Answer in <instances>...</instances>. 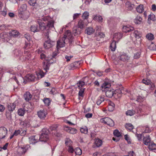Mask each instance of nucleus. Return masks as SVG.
I'll return each mask as SVG.
<instances>
[{
    "mask_svg": "<svg viewBox=\"0 0 156 156\" xmlns=\"http://www.w3.org/2000/svg\"><path fill=\"white\" fill-rule=\"evenodd\" d=\"M73 33L74 36H76L80 33V30L77 28L76 27H75L73 28Z\"/></svg>",
    "mask_w": 156,
    "mask_h": 156,
    "instance_id": "39",
    "label": "nucleus"
},
{
    "mask_svg": "<svg viewBox=\"0 0 156 156\" xmlns=\"http://www.w3.org/2000/svg\"><path fill=\"white\" fill-rule=\"evenodd\" d=\"M132 35L135 37L136 39L139 40L137 44H140L141 43V40L140 37L142 36L141 32L137 30H135L132 34Z\"/></svg>",
    "mask_w": 156,
    "mask_h": 156,
    "instance_id": "8",
    "label": "nucleus"
},
{
    "mask_svg": "<svg viewBox=\"0 0 156 156\" xmlns=\"http://www.w3.org/2000/svg\"><path fill=\"white\" fill-rule=\"evenodd\" d=\"M129 58L130 57L126 53L120 52L117 58L114 60V62L117 65L119 63L120 60L124 62H128Z\"/></svg>",
    "mask_w": 156,
    "mask_h": 156,
    "instance_id": "4",
    "label": "nucleus"
},
{
    "mask_svg": "<svg viewBox=\"0 0 156 156\" xmlns=\"http://www.w3.org/2000/svg\"><path fill=\"white\" fill-rule=\"evenodd\" d=\"M136 136L137 137L138 140L140 141L141 140V139L143 136L144 137V133H142V134H136Z\"/></svg>",
    "mask_w": 156,
    "mask_h": 156,
    "instance_id": "59",
    "label": "nucleus"
},
{
    "mask_svg": "<svg viewBox=\"0 0 156 156\" xmlns=\"http://www.w3.org/2000/svg\"><path fill=\"white\" fill-rule=\"evenodd\" d=\"M49 136L46 133H42L40 136L39 140L41 141L46 142L48 139Z\"/></svg>",
    "mask_w": 156,
    "mask_h": 156,
    "instance_id": "20",
    "label": "nucleus"
},
{
    "mask_svg": "<svg viewBox=\"0 0 156 156\" xmlns=\"http://www.w3.org/2000/svg\"><path fill=\"white\" fill-rule=\"evenodd\" d=\"M145 110L140 107L136 108L135 110L130 109L128 110L126 112V114L127 116H132L136 114L137 116H141L144 115H147V113H145Z\"/></svg>",
    "mask_w": 156,
    "mask_h": 156,
    "instance_id": "3",
    "label": "nucleus"
},
{
    "mask_svg": "<svg viewBox=\"0 0 156 156\" xmlns=\"http://www.w3.org/2000/svg\"><path fill=\"white\" fill-rule=\"evenodd\" d=\"M122 34L120 32H118L114 33L113 37V41H118L122 37Z\"/></svg>",
    "mask_w": 156,
    "mask_h": 156,
    "instance_id": "18",
    "label": "nucleus"
},
{
    "mask_svg": "<svg viewBox=\"0 0 156 156\" xmlns=\"http://www.w3.org/2000/svg\"><path fill=\"white\" fill-rule=\"evenodd\" d=\"M142 82L143 83L147 85H149L151 83L150 81L148 80H145L143 79L142 81Z\"/></svg>",
    "mask_w": 156,
    "mask_h": 156,
    "instance_id": "63",
    "label": "nucleus"
},
{
    "mask_svg": "<svg viewBox=\"0 0 156 156\" xmlns=\"http://www.w3.org/2000/svg\"><path fill=\"white\" fill-rule=\"evenodd\" d=\"M87 24L85 20L80 19L78 21L77 26L78 28L83 29L87 25Z\"/></svg>",
    "mask_w": 156,
    "mask_h": 156,
    "instance_id": "12",
    "label": "nucleus"
},
{
    "mask_svg": "<svg viewBox=\"0 0 156 156\" xmlns=\"http://www.w3.org/2000/svg\"><path fill=\"white\" fill-rule=\"evenodd\" d=\"M104 100V96H101L97 98L96 103L98 105H100L102 102H103Z\"/></svg>",
    "mask_w": 156,
    "mask_h": 156,
    "instance_id": "30",
    "label": "nucleus"
},
{
    "mask_svg": "<svg viewBox=\"0 0 156 156\" xmlns=\"http://www.w3.org/2000/svg\"><path fill=\"white\" fill-rule=\"evenodd\" d=\"M148 148L151 151L156 150V144L153 142H151L148 145Z\"/></svg>",
    "mask_w": 156,
    "mask_h": 156,
    "instance_id": "37",
    "label": "nucleus"
},
{
    "mask_svg": "<svg viewBox=\"0 0 156 156\" xmlns=\"http://www.w3.org/2000/svg\"><path fill=\"white\" fill-rule=\"evenodd\" d=\"M100 121L102 123L107 124L110 126H114L113 121L108 117L102 118L100 119Z\"/></svg>",
    "mask_w": 156,
    "mask_h": 156,
    "instance_id": "6",
    "label": "nucleus"
},
{
    "mask_svg": "<svg viewBox=\"0 0 156 156\" xmlns=\"http://www.w3.org/2000/svg\"><path fill=\"white\" fill-rule=\"evenodd\" d=\"M48 34H46V36H47L48 40L46 41L44 43V48L46 49H48L52 46L55 44V42L52 41H51L49 39H48L49 36Z\"/></svg>",
    "mask_w": 156,
    "mask_h": 156,
    "instance_id": "7",
    "label": "nucleus"
},
{
    "mask_svg": "<svg viewBox=\"0 0 156 156\" xmlns=\"http://www.w3.org/2000/svg\"><path fill=\"white\" fill-rule=\"evenodd\" d=\"M126 6L129 10H131L133 9V5L132 4L129 2H127L126 3Z\"/></svg>",
    "mask_w": 156,
    "mask_h": 156,
    "instance_id": "45",
    "label": "nucleus"
},
{
    "mask_svg": "<svg viewBox=\"0 0 156 156\" xmlns=\"http://www.w3.org/2000/svg\"><path fill=\"white\" fill-rule=\"evenodd\" d=\"M144 128L145 129V130L144 132H142L143 133H149L151 131V129H150L147 126L145 127Z\"/></svg>",
    "mask_w": 156,
    "mask_h": 156,
    "instance_id": "62",
    "label": "nucleus"
},
{
    "mask_svg": "<svg viewBox=\"0 0 156 156\" xmlns=\"http://www.w3.org/2000/svg\"><path fill=\"white\" fill-rule=\"evenodd\" d=\"M114 107L115 104L114 103L111 101L109 102L108 106V109L109 111L110 112L112 111L114 109Z\"/></svg>",
    "mask_w": 156,
    "mask_h": 156,
    "instance_id": "33",
    "label": "nucleus"
},
{
    "mask_svg": "<svg viewBox=\"0 0 156 156\" xmlns=\"http://www.w3.org/2000/svg\"><path fill=\"white\" fill-rule=\"evenodd\" d=\"M7 132V129L4 127H0V139L4 138Z\"/></svg>",
    "mask_w": 156,
    "mask_h": 156,
    "instance_id": "15",
    "label": "nucleus"
},
{
    "mask_svg": "<svg viewBox=\"0 0 156 156\" xmlns=\"http://www.w3.org/2000/svg\"><path fill=\"white\" fill-rule=\"evenodd\" d=\"M27 6L26 4L22 5L18 9L19 14L22 13L26 11H27L26 10Z\"/></svg>",
    "mask_w": 156,
    "mask_h": 156,
    "instance_id": "22",
    "label": "nucleus"
},
{
    "mask_svg": "<svg viewBox=\"0 0 156 156\" xmlns=\"http://www.w3.org/2000/svg\"><path fill=\"white\" fill-rule=\"evenodd\" d=\"M123 90L122 88H120L114 90V97L115 98L121 97L123 93Z\"/></svg>",
    "mask_w": 156,
    "mask_h": 156,
    "instance_id": "14",
    "label": "nucleus"
},
{
    "mask_svg": "<svg viewBox=\"0 0 156 156\" xmlns=\"http://www.w3.org/2000/svg\"><path fill=\"white\" fill-rule=\"evenodd\" d=\"M35 77L34 75L31 74H28L25 77V79L23 77H20L19 78L23 80V82L25 84L26 82L25 81V80H26L28 81H34L35 79Z\"/></svg>",
    "mask_w": 156,
    "mask_h": 156,
    "instance_id": "10",
    "label": "nucleus"
},
{
    "mask_svg": "<svg viewBox=\"0 0 156 156\" xmlns=\"http://www.w3.org/2000/svg\"><path fill=\"white\" fill-rule=\"evenodd\" d=\"M28 145H27L18 147L17 148L18 153L20 154H24L28 149Z\"/></svg>",
    "mask_w": 156,
    "mask_h": 156,
    "instance_id": "13",
    "label": "nucleus"
},
{
    "mask_svg": "<svg viewBox=\"0 0 156 156\" xmlns=\"http://www.w3.org/2000/svg\"><path fill=\"white\" fill-rule=\"evenodd\" d=\"M16 108V104L14 103H11L8 106V108L9 112H12Z\"/></svg>",
    "mask_w": 156,
    "mask_h": 156,
    "instance_id": "29",
    "label": "nucleus"
},
{
    "mask_svg": "<svg viewBox=\"0 0 156 156\" xmlns=\"http://www.w3.org/2000/svg\"><path fill=\"white\" fill-rule=\"evenodd\" d=\"M24 54L26 59L29 60L31 56V53L30 52H28V51H24Z\"/></svg>",
    "mask_w": 156,
    "mask_h": 156,
    "instance_id": "41",
    "label": "nucleus"
},
{
    "mask_svg": "<svg viewBox=\"0 0 156 156\" xmlns=\"http://www.w3.org/2000/svg\"><path fill=\"white\" fill-rule=\"evenodd\" d=\"M80 65V63L78 62H76L71 63L69 67V69L70 70H74L78 67Z\"/></svg>",
    "mask_w": 156,
    "mask_h": 156,
    "instance_id": "21",
    "label": "nucleus"
},
{
    "mask_svg": "<svg viewBox=\"0 0 156 156\" xmlns=\"http://www.w3.org/2000/svg\"><path fill=\"white\" fill-rule=\"evenodd\" d=\"M32 41H26L25 43V46H24V48H27V49L30 48L31 47L32 45Z\"/></svg>",
    "mask_w": 156,
    "mask_h": 156,
    "instance_id": "44",
    "label": "nucleus"
},
{
    "mask_svg": "<svg viewBox=\"0 0 156 156\" xmlns=\"http://www.w3.org/2000/svg\"><path fill=\"white\" fill-rule=\"evenodd\" d=\"M75 152L76 154L80 155L82 153V151L79 147L76 148L75 151Z\"/></svg>",
    "mask_w": 156,
    "mask_h": 156,
    "instance_id": "53",
    "label": "nucleus"
},
{
    "mask_svg": "<svg viewBox=\"0 0 156 156\" xmlns=\"http://www.w3.org/2000/svg\"><path fill=\"white\" fill-rule=\"evenodd\" d=\"M23 97L25 100L27 101H28L30 100L32 95L29 92H27L24 94Z\"/></svg>",
    "mask_w": 156,
    "mask_h": 156,
    "instance_id": "25",
    "label": "nucleus"
},
{
    "mask_svg": "<svg viewBox=\"0 0 156 156\" xmlns=\"http://www.w3.org/2000/svg\"><path fill=\"white\" fill-rule=\"evenodd\" d=\"M18 114L20 116H23L25 113V110L23 109H19L18 110Z\"/></svg>",
    "mask_w": 156,
    "mask_h": 156,
    "instance_id": "57",
    "label": "nucleus"
},
{
    "mask_svg": "<svg viewBox=\"0 0 156 156\" xmlns=\"http://www.w3.org/2000/svg\"><path fill=\"white\" fill-rule=\"evenodd\" d=\"M14 54L15 56L17 57H20L23 54L22 51L18 49H16L14 51Z\"/></svg>",
    "mask_w": 156,
    "mask_h": 156,
    "instance_id": "40",
    "label": "nucleus"
},
{
    "mask_svg": "<svg viewBox=\"0 0 156 156\" xmlns=\"http://www.w3.org/2000/svg\"><path fill=\"white\" fill-rule=\"evenodd\" d=\"M89 15V13L87 11L84 12L82 14V17L83 20H87Z\"/></svg>",
    "mask_w": 156,
    "mask_h": 156,
    "instance_id": "43",
    "label": "nucleus"
},
{
    "mask_svg": "<svg viewBox=\"0 0 156 156\" xmlns=\"http://www.w3.org/2000/svg\"><path fill=\"white\" fill-rule=\"evenodd\" d=\"M63 37H65L66 38H67L69 40H71L73 37L70 31L69 30H67L65 32V34Z\"/></svg>",
    "mask_w": 156,
    "mask_h": 156,
    "instance_id": "27",
    "label": "nucleus"
},
{
    "mask_svg": "<svg viewBox=\"0 0 156 156\" xmlns=\"http://www.w3.org/2000/svg\"><path fill=\"white\" fill-rule=\"evenodd\" d=\"M28 3L30 5L34 7L37 9H40L43 6V4L41 1L29 0Z\"/></svg>",
    "mask_w": 156,
    "mask_h": 156,
    "instance_id": "5",
    "label": "nucleus"
},
{
    "mask_svg": "<svg viewBox=\"0 0 156 156\" xmlns=\"http://www.w3.org/2000/svg\"><path fill=\"white\" fill-rule=\"evenodd\" d=\"M94 30L92 27H88L85 30V33L88 35H90L94 32Z\"/></svg>",
    "mask_w": 156,
    "mask_h": 156,
    "instance_id": "32",
    "label": "nucleus"
},
{
    "mask_svg": "<svg viewBox=\"0 0 156 156\" xmlns=\"http://www.w3.org/2000/svg\"><path fill=\"white\" fill-rule=\"evenodd\" d=\"M148 21L151 20L154 21L155 20V15L152 13H151L148 16Z\"/></svg>",
    "mask_w": 156,
    "mask_h": 156,
    "instance_id": "48",
    "label": "nucleus"
},
{
    "mask_svg": "<svg viewBox=\"0 0 156 156\" xmlns=\"http://www.w3.org/2000/svg\"><path fill=\"white\" fill-rule=\"evenodd\" d=\"M142 19L140 16H137L134 20V22L136 24H140L142 22Z\"/></svg>",
    "mask_w": 156,
    "mask_h": 156,
    "instance_id": "26",
    "label": "nucleus"
},
{
    "mask_svg": "<svg viewBox=\"0 0 156 156\" xmlns=\"http://www.w3.org/2000/svg\"><path fill=\"white\" fill-rule=\"evenodd\" d=\"M151 138L148 135L144 136L143 139V143L146 145H148L151 143Z\"/></svg>",
    "mask_w": 156,
    "mask_h": 156,
    "instance_id": "16",
    "label": "nucleus"
},
{
    "mask_svg": "<svg viewBox=\"0 0 156 156\" xmlns=\"http://www.w3.org/2000/svg\"><path fill=\"white\" fill-rule=\"evenodd\" d=\"M38 117L41 119H44L46 117L47 113L45 109L41 110L37 112Z\"/></svg>",
    "mask_w": 156,
    "mask_h": 156,
    "instance_id": "11",
    "label": "nucleus"
},
{
    "mask_svg": "<svg viewBox=\"0 0 156 156\" xmlns=\"http://www.w3.org/2000/svg\"><path fill=\"white\" fill-rule=\"evenodd\" d=\"M40 57L41 59L43 60H44L46 61L49 62L50 60V59L49 58H47L45 56V55L43 54V53H41L40 55Z\"/></svg>",
    "mask_w": 156,
    "mask_h": 156,
    "instance_id": "51",
    "label": "nucleus"
},
{
    "mask_svg": "<svg viewBox=\"0 0 156 156\" xmlns=\"http://www.w3.org/2000/svg\"><path fill=\"white\" fill-rule=\"evenodd\" d=\"M30 30L34 33L38 31L39 29L38 28L37 25L36 24L31 26L30 27Z\"/></svg>",
    "mask_w": 156,
    "mask_h": 156,
    "instance_id": "34",
    "label": "nucleus"
},
{
    "mask_svg": "<svg viewBox=\"0 0 156 156\" xmlns=\"http://www.w3.org/2000/svg\"><path fill=\"white\" fill-rule=\"evenodd\" d=\"M126 128L129 131H131L133 128V126L130 123L126 124L125 126Z\"/></svg>",
    "mask_w": 156,
    "mask_h": 156,
    "instance_id": "46",
    "label": "nucleus"
},
{
    "mask_svg": "<svg viewBox=\"0 0 156 156\" xmlns=\"http://www.w3.org/2000/svg\"><path fill=\"white\" fill-rule=\"evenodd\" d=\"M10 36L11 37H16L20 35L19 32L16 30H12L10 32Z\"/></svg>",
    "mask_w": 156,
    "mask_h": 156,
    "instance_id": "24",
    "label": "nucleus"
},
{
    "mask_svg": "<svg viewBox=\"0 0 156 156\" xmlns=\"http://www.w3.org/2000/svg\"><path fill=\"white\" fill-rule=\"evenodd\" d=\"M42 17V18L37 20L41 30H44L47 27L50 28L54 27V21L49 16H44V15Z\"/></svg>",
    "mask_w": 156,
    "mask_h": 156,
    "instance_id": "1",
    "label": "nucleus"
},
{
    "mask_svg": "<svg viewBox=\"0 0 156 156\" xmlns=\"http://www.w3.org/2000/svg\"><path fill=\"white\" fill-rule=\"evenodd\" d=\"M113 134L114 136L118 137H119L121 136L120 133L118 130L117 129H116L114 131Z\"/></svg>",
    "mask_w": 156,
    "mask_h": 156,
    "instance_id": "60",
    "label": "nucleus"
},
{
    "mask_svg": "<svg viewBox=\"0 0 156 156\" xmlns=\"http://www.w3.org/2000/svg\"><path fill=\"white\" fill-rule=\"evenodd\" d=\"M80 131L82 133L87 134L88 132V129L87 127L84 126L80 129Z\"/></svg>",
    "mask_w": 156,
    "mask_h": 156,
    "instance_id": "50",
    "label": "nucleus"
},
{
    "mask_svg": "<svg viewBox=\"0 0 156 156\" xmlns=\"http://www.w3.org/2000/svg\"><path fill=\"white\" fill-rule=\"evenodd\" d=\"M65 144L66 146H71L72 143V141L69 138H66L65 140Z\"/></svg>",
    "mask_w": 156,
    "mask_h": 156,
    "instance_id": "52",
    "label": "nucleus"
},
{
    "mask_svg": "<svg viewBox=\"0 0 156 156\" xmlns=\"http://www.w3.org/2000/svg\"><path fill=\"white\" fill-rule=\"evenodd\" d=\"M65 130L68 132L72 134H76L77 132V130L74 128H72L69 127H66L65 128Z\"/></svg>",
    "mask_w": 156,
    "mask_h": 156,
    "instance_id": "23",
    "label": "nucleus"
},
{
    "mask_svg": "<svg viewBox=\"0 0 156 156\" xmlns=\"http://www.w3.org/2000/svg\"><path fill=\"white\" fill-rule=\"evenodd\" d=\"M122 30L124 32H129L133 30L134 28L129 25H128L124 26L122 28Z\"/></svg>",
    "mask_w": 156,
    "mask_h": 156,
    "instance_id": "19",
    "label": "nucleus"
},
{
    "mask_svg": "<svg viewBox=\"0 0 156 156\" xmlns=\"http://www.w3.org/2000/svg\"><path fill=\"white\" fill-rule=\"evenodd\" d=\"M78 86L80 88L83 87V86L85 84V83L83 81H79V83L77 84Z\"/></svg>",
    "mask_w": 156,
    "mask_h": 156,
    "instance_id": "64",
    "label": "nucleus"
},
{
    "mask_svg": "<svg viewBox=\"0 0 156 156\" xmlns=\"http://www.w3.org/2000/svg\"><path fill=\"white\" fill-rule=\"evenodd\" d=\"M146 37L147 39L149 40H152L154 39V36L153 34L151 33H149L146 35Z\"/></svg>",
    "mask_w": 156,
    "mask_h": 156,
    "instance_id": "49",
    "label": "nucleus"
},
{
    "mask_svg": "<svg viewBox=\"0 0 156 156\" xmlns=\"http://www.w3.org/2000/svg\"><path fill=\"white\" fill-rule=\"evenodd\" d=\"M45 74V73L41 70L36 73L37 77L39 79L43 77L44 76Z\"/></svg>",
    "mask_w": 156,
    "mask_h": 156,
    "instance_id": "42",
    "label": "nucleus"
},
{
    "mask_svg": "<svg viewBox=\"0 0 156 156\" xmlns=\"http://www.w3.org/2000/svg\"><path fill=\"white\" fill-rule=\"evenodd\" d=\"M85 88H81L79 92V96L80 97H83V93L84 91Z\"/></svg>",
    "mask_w": 156,
    "mask_h": 156,
    "instance_id": "58",
    "label": "nucleus"
},
{
    "mask_svg": "<svg viewBox=\"0 0 156 156\" xmlns=\"http://www.w3.org/2000/svg\"><path fill=\"white\" fill-rule=\"evenodd\" d=\"M93 19L99 22H102L103 20L102 17L99 15H94L93 16Z\"/></svg>",
    "mask_w": 156,
    "mask_h": 156,
    "instance_id": "28",
    "label": "nucleus"
},
{
    "mask_svg": "<svg viewBox=\"0 0 156 156\" xmlns=\"http://www.w3.org/2000/svg\"><path fill=\"white\" fill-rule=\"evenodd\" d=\"M149 49L151 50H156V46L153 43H152L149 46Z\"/></svg>",
    "mask_w": 156,
    "mask_h": 156,
    "instance_id": "55",
    "label": "nucleus"
},
{
    "mask_svg": "<svg viewBox=\"0 0 156 156\" xmlns=\"http://www.w3.org/2000/svg\"><path fill=\"white\" fill-rule=\"evenodd\" d=\"M66 39L65 37H63L60 38L57 41V49L63 48L65 46V41Z\"/></svg>",
    "mask_w": 156,
    "mask_h": 156,
    "instance_id": "9",
    "label": "nucleus"
},
{
    "mask_svg": "<svg viewBox=\"0 0 156 156\" xmlns=\"http://www.w3.org/2000/svg\"><path fill=\"white\" fill-rule=\"evenodd\" d=\"M110 87L111 84L110 83L105 82L101 87V89L102 91H105L106 96L109 98H112L113 96H114V90L110 88Z\"/></svg>",
    "mask_w": 156,
    "mask_h": 156,
    "instance_id": "2",
    "label": "nucleus"
},
{
    "mask_svg": "<svg viewBox=\"0 0 156 156\" xmlns=\"http://www.w3.org/2000/svg\"><path fill=\"white\" fill-rule=\"evenodd\" d=\"M30 14V13L28 11H26L19 14V16L24 20L27 19L29 17Z\"/></svg>",
    "mask_w": 156,
    "mask_h": 156,
    "instance_id": "17",
    "label": "nucleus"
},
{
    "mask_svg": "<svg viewBox=\"0 0 156 156\" xmlns=\"http://www.w3.org/2000/svg\"><path fill=\"white\" fill-rule=\"evenodd\" d=\"M145 98L144 96H139L137 97L136 101L138 102H143L145 100Z\"/></svg>",
    "mask_w": 156,
    "mask_h": 156,
    "instance_id": "56",
    "label": "nucleus"
},
{
    "mask_svg": "<svg viewBox=\"0 0 156 156\" xmlns=\"http://www.w3.org/2000/svg\"><path fill=\"white\" fill-rule=\"evenodd\" d=\"M43 101L45 105L47 106H49L50 104V101L49 98H45Z\"/></svg>",
    "mask_w": 156,
    "mask_h": 156,
    "instance_id": "54",
    "label": "nucleus"
},
{
    "mask_svg": "<svg viewBox=\"0 0 156 156\" xmlns=\"http://www.w3.org/2000/svg\"><path fill=\"white\" fill-rule=\"evenodd\" d=\"M8 35L5 32H2L0 34V38L4 40H6Z\"/></svg>",
    "mask_w": 156,
    "mask_h": 156,
    "instance_id": "47",
    "label": "nucleus"
},
{
    "mask_svg": "<svg viewBox=\"0 0 156 156\" xmlns=\"http://www.w3.org/2000/svg\"><path fill=\"white\" fill-rule=\"evenodd\" d=\"M136 10L139 13H142L144 10L143 5H140L138 6L136 8Z\"/></svg>",
    "mask_w": 156,
    "mask_h": 156,
    "instance_id": "38",
    "label": "nucleus"
},
{
    "mask_svg": "<svg viewBox=\"0 0 156 156\" xmlns=\"http://www.w3.org/2000/svg\"><path fill=\"white\" fill-rule=\"evenodd\" d=\"M116 41H113L110 44V48L112 51H114L116 48Z\"/></svg>",
    "mask_w": 156,
    "mask_h": 156,
    "instance_id": "31",
    "label": "nucleus"
},
{
    "mask_svg": "<svg viewBox=\"0 0 156 156\" xmlns=\"http://www.w3.org/2000/svg\"><path fill=\"white\" fill-rule=\"evenodd\" d=\"M94 144L96 145V147H99L101 145L102 141L100 139H97L95 140Z\"/></svg>",
    "mask_w": 156,
    "mask_h": 156,
    "instance_id": "36",
    "label": "nucleus"
},
{
    "mask_svg": "<svg viewBox=\"0 0 156 156\" xmlns=\"http://www.w3.org/2000/svg\"><path fill=\"white\" fill-rule=\"evenodd\" d=\"M35 137L36 136H33L29 138V141L30 144H35L38 141Z\"/></svg>",
    "mask_w": 156,
    "mask_h": 156,
    "instance_id": "35",
    "label": "nucleus"
},
{
    "mask_svg": "<svg viewBox=\"0 0 156 156\" xmlns=\"http://www.w3.org/2000/svg\"><path fill=\"white\" fill-rule=\"evenodd\" d=\"M141 52L140 51H138L134 54V58L135 59H137L139 58L140 57Z\"/></svg>",
    "mask_w": 156,
    "mask_h": 156,
    "instance_id": "61",
    "label": "nucleus"
}]
</instances>
